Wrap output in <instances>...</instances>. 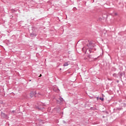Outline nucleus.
I'll return each mask as SVG.
<instances>
[{
    "instance_id": "f257e3e1",
    "label": "nucleus",
    "mask_w": 126,
    "mask_h": 126,
    "mask_svg": "<svg viewBox=\"0 0 126 126\" xmlns=\"http://www.w3.org/2000/svg\"><path fill=\"white\" fill-rule=\"evenodd\" d=\"M36 95L35 92H31L30 94H29V96H30L31 98H32Z\"/></svg>"
},
{
    "instance_id": "f03ea898",
    "label": "nucleus",
    "mask_w": 126,
    "mask_h": 126,
    "mask_svg": "<svg viewBox=\"0 0 126 126\" xmlns=\"http://www.w3.org/2000/svg\"><path fill=\"white\" fill-rule=\"evenodd\" d=\"M1 116L2 117H3V118H6V119H7V118H8L7 115H6V114H5L4 113H1Z\"/></svg>"
},
{
    "instance_id": "7ed1b4c3",
    "label": "nucleus",
    "mask_w": 126,
    "mask_h": 126,
    "mask_svg": "<svg viewBox=\"0 0 126 126\" xmlns=\"http://www.w3.org/2000/svg\"><path fill=\"white\" fill-rule=\"evenodd\" d=\"M89 49H91L92 50H93L94 49V45L91 44H89Z\"/></svg>"
},
{
    "instance_id": "20e7f679",
    "label": "nucleus",
    "mask_w": 126,
    "mask_h": 126,
    "mask_svg": "<svg viewBox=\"0 0 126 126\" xmlns=\"http://www.w3.org/2000/svg\"><path fill=\"white\" fill-rule=\"evenodd\" d=\"M68 65V62H64V64H63V66L66 67Z\"/></svg>"
},
{
    "instance_id": "39448f33",
    "label": "nucleus",
    "mask_w": 126,
    "mask_h": 126,
    "mask_svg": "<svg viewBox=\"0 0 126 126\" xmlns=\"http://www.w3.org/2000/svg\"><path fill=\"white\" fill-rule=\"evenodd\" d=\"M59 100H60V102H63V98H62L61 97H60V98H59Z\"/></svg>"
},
{
    "instance_id": "423d86ee",
    "label": "nucleus",
    "mask_w": 126,
    "mask_h": 126,
    "mask_svg": "<svg viewBox=\"0 0 126 126\" xmlns=\"http://www.w3.org/2000/svg\"><path fill=\"white\" fill-rule=\"evenodd\" d=\"M100 99L101 100V101H103L104 100L103 98H100Z\"/></svg>"
},
{
    "instance_id": "0eeeda50",
    "label": "nucleus",
    "mask_w": 126,
    "mask_h": 126,
    "mask_svg": "<svg viewBox=\"0 0 126 126\" xmlns=\"http://www.w3.org/2000/svg\"><path fill=\"white\" fill-rule=\"evenodd\" d=\"M116 74H113V76H114V77H116Z\"/></svg>"
},
{
    "instance_id": "6e6552de",
    "label": "nucleus",
    "mask_w": 126,
    "mask_h": 126,
    "mask_svg": "<svg viewBox=\"0 0 126 126\" xmlns=\"http://www.w3.org/2000/svg\"><path fill=\"white\" fill-rule=\"evenodd\" d=\"M42 76V75L40 74V76H39V77H41Z\"/></svg>"
},
{
    "instance_id": "1a4fd4ad",
    "label": "nucleus",
    "mask_w": 126,
    "mask_h": 126,
    "mask_svg": "<svg viewBox=\"0 0 126 126\" xmlns=\"http://www.w3.org/2000/svg\"><path fill=\"white\" fill-rule=\"evenodd\" d=\"M85 49V48H83L82 50H84Z\"/></svg>"
},
{
    "instance_id": "9d476101",
    "label": "nucleus",
    "mask_w": 126,
    "mask_h": 126,
    "mask_svg": "<svg viewBox=\"0 0 126 126\" xmlns=\"http://www.w3.org/2000/svg\"><path fill=\"white\" fill-rule=\"evenodd\" d=\"M40 94V95H41V94Z\"/></svg>"
},
{
    "instance_id": "9b49d317",
    "label": "nucleus",
    "mask_w": 126,
    "mask_h": 126,
    "mask_svg": "<svg viewBox=\"0 0 126 126\" xmlns=\"http://www.w3.org/2000/svg\"><path fill=\"white\" fill-rule=\"evenodd\" d=\"M90 52H91V50H89Z\"/></svg>"
}]
</instances>
